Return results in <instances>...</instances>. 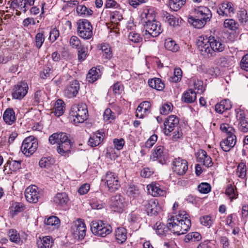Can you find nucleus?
I'll return each mask as SVG.
<instances>
[{
  "mask_svg": "<svg viewBox=\"0 0 248 248\" xmlns=\"http://www.w3.org/2000/svg\"><path fill=\"white\" fill-rule=\"evenodd\" d=\"M188 215L185 211L179 213L176 217L168 220V227L173 233L181 235L185 233L191 226Z\"/></svg>",
  "mask_w": 248,
  "mask_h": 248,
  "instance_id": "f257e3e1",
  "label": "nucleus"
},
{
  "mask_svg": "<svg viewBox=\"0 0 248 248\" xmlns=\"http://www.w3.org/2000/svg\"><path fill=\"white\" fill-rule=\"evenodd\" d=\"M48 140L51 144L57 143L59 145L57 151L61 155H66L70 153L73 144L66 133H54L49 137Z\"/></svg>",
  "mask_w": 248,
  "mask_h": 248,
  "instance_id": "f03ea898",
  "label": "nucleus"
},
{
  "mask_svg": "<svg viewBox=\"0 0 248 248\" xmlns=\"http://www.w3.org/2000/svg\"><path fill=\"white\" fill-rule=\"evenodd\" d=\"M164 126L166 135L170 136L172 133V140L177 141L182 137L183 133L179 125V119L175 115L168 117L164 122Z\"/></svg>",
  "mask_w": 248,
  "mask_h": 248,
  "instance_id": "7ed1b4c3",
  "label": "nucleus"
},
{
  "mask_svg": "<svg viewBox=\"0 0 248 248\" xmlns=\"http://www.w3.org/2000/svg\"><path fill=\"white\" fill-rule=\"evenodd\" d=\"M202 52L207 54H212V51L222 52L225 47V44L217 37L210 36L209 39L202 41L199 45Z\"/></svg>",
  "mask_w": 248,
  "mask_h": 248,
  "instance_id": "20e7f679",
  "label": "nucleus"
},
{
  "mask_svg": "<svg viewBox=\"0 0 248 248\" xmlns=\"http://www.w3.org/2000/svg\"><path fill=\"white\" fill-rule=\"evenodd\" d=\"M69 117L75 124L83 123L88 117L86 105L83 103L73 105L71 108Z\"/></svg>",
  "mask_w": 248,
  "mask_h": 248,
  "instance_id": "39448f33",
  "label": "nucleus"
},
{
  "mask_svg": "<svg viewBox=\"0 0 248 248\" xmlns=\"http://www.w3.org/2000/svg\"><path fill=\"white\" fill-rule=\"evenodd\" d=\"M91 230L94 235L105 237L112 232V228L108 223L102 220H98L92 221Z\"/></svg>",
  "mask_w": 248,
  "mask_h": 248,
  "instance_id": "423d86ee",
  "label": "nucleus"
},
{
  "mask_svg": "<svg viewBox=\"0 0 248 248\" xmlns=\"http://www.w3.org/2000/svg\"><path fill=\"white\" fill-rule=\"evenodd\" d=\"M78 35L84 39H89L93 36V27L87 19H79L77 22Z\"/></svg>",
  "mask_w": 248,
  "mask_h": 248,
  "instance_id": "0eeeda50",
  "label": "nucleus"
},
{
  "mask_svg": "<svg viewBox=\"0 0 248 248\" xmlns=\"http://www.w3.org/2000/svg\"><path fill=\"white\" fill-rule=\"evenodd\" d=\"M38 148V142L33 136L26 138L23 141L21 147L22 152L26 156L32 155Z\"/></svg>",
  "mask_w": 248,
  "mask_h": 248,
  "instance_id": "6e6552de",
  "label": "nucleus"
},
{
  "mask_svg": "<svg viewBox=\"0 0 248 248\" xmlns=\"http://www.w3.org/2000/svg\"><path fill=\"white\" fill-rule=\"evenodd\" d=\"M71 230L75 238L82 240L85 235L86 226L85 222L81 219H78L73 222Z\"/></svg>",
  "mask_w": 248,
  "mask_h": 248,
  "instance_id": "1a4fd4ad",
  "label": "nucleus"
},
{
  "mask_svg": "<svg viewBox=\"0 0 248 248\" xmlns=\"http://www.w3.org/2000/svg\"><path fill=\"white\" fill-rule=\"evenodd\" d=\"M108 190L110 192L116 191L120 186L119 178L117 174L112 172H107L104 179Z\"/></svg>",
  "mask_w": 248,
  "mask_h": 248,
  "instance_id": "9d476101",
  "label": "nucleus"
},
{
  "mask_svg": "<svg viewBox=\"0 0 248 248\" xmlns=\"http://www.w3.org/2000/svg\"><path fill=\"white\" fill-rule=\"evenodd\" d=\"M233 4L227 1H223L218 5L217 13L220 16L223 17H232L234 14Z\"/></svg>",
  "mask_w": 248,
  "mask_h": 248,
  "instance_id": "9b49d317",
  "label": "nucleus"
},
{
  "mask_svg": "<svg viewBox=\"0 0 248 248\" xmlns=\"http://www.w3.org/2000/svg\"><path fill=\"white\" fill-rule=\"evenodd\" d=\"M236 118L238 121V128L243 132L248 131V118L244 110L240 108L235 110Z\"/></svg>",
  "mask_w": 248,
  "mask_h": 248,
  "instance_id": "f8f14e48",
  "label": "nucleus"
},
{
  "mask_svg": "<svg viewBox=\"0 0 248 248\" xmlns=\"http://www.w3.org/2000/svg\"><path fill=\"white\" fill-rule=\"evenodd\" d=\"M28 89V85L25 81L18 82L13 89V97L16 99H22L27 94Z\"/></svg>",
  "mask_w": 248,
  "mask_h": 248,
  "instance_id": "ddd939ff",
  "label": "nucleus"
},
{
  "mask_svg": "<svg viewBox=\"0 0 248 248\" xmlns=\"http://www.w3.org/2000/svg\"><path fill=\"white\" fill-rule=\"evenodd\" d=\"M110 206L114 212L121 213L125 209L126 203L123 196L116 195L111 197Z\"/></svg>",
  "mask_w": 248,
  "mask_h": 248,
  "instance_id": "4468645a",
  "label": "nucleus"
},
{
  "mask_svg": "<svg viewBox=\"0 0 248 248\" xmlns=\"http://www.w3.org/2000/svg\"><path fill=\"white\" fill-rule=\"evenodd\" d=\"M143 205L148 215H156L161 210L160 205L157 200L155 199L144 201Z\"/></svg>",
  "mask_w": 248,
  "mask_h": 248,
  "instance_id": "2eb2a0df",
  "label": "nucleus"
},
{
  "mask_svg": "<svg viewBox=\"0 0 248 248\" xmlns=\"http://www.w3.org/2000/svg\"><path fill=\"white\" fill-rule=\"evenodd\" d=\"M172 169L177 175H184L188 170L187 161L182 158H175L172 163Z\"/></svg>",
  "mask_w": 248,
  "mask_h": 248,
  "instance_id": "dca6fc26",
  "label": "nucleus"
},
{
  "mask_svg": "<svg viewBox=\"0 0 248 248\" xmlns=\"http://www.w3.org/2000/svg\"><path fill=\"white\" fill-rule=\"evenodd\" d=\"M150 158L153 161L158 160L161 164L166 163L167 154L164 147L161 145L157 146L152 153Z\"/></svg>",
  "mask_w": 248,
  "mask_h": 248,
  "instance_id": "f3484780",
  "label": "nucleus"
},
{
  "mask_svg": "<svg viewBox=\"0 0 248 248\" xmlns=\"http://www.w3.org/2000/svg\"><path fill=\"white\" fill-rule=\"evenodd\" d=\"M145 32L153 37H156L162 32L161 24L159 22L155 20L152 22H147L144 25Z\"/></svg>",
  "mask_w": 248,
  "mask_h": 248,
  "instance_id": "a211bd4d",
  "label": "nucleus"
},
{
  "mask_svg": "<svg viewBox=\"0 0 248 248\" xmlns=\"http://www.w3.org/2000/svg\"><path fill=\"white\" fill-rule=\"evenodd\" d=\"M38 187L35 185L28 187L25 191V196L27 201L31 203H36L40 197Z\"/></svg>",
  "mask_w": 248,
  "mask_h": 248,
  "instance_id": "6ab92c4d",
  "label": "nucleus"
},
{
  "mask_svg": "<svg viewBox=\"0 0 248 248\" xmlns=\"http://www.w3.org/2000/svg\"><path fill=\"white\" fill-rule=\"evenodd\" d=\"M193 13L196 17L200 18L205 21H209L212 16L211 11L206 7H198L195 8Z\"/></svg>",
  "mask_w": 248,
  "mask_h": 248,
  "instance_id": "aec40b11",
  "label": "nucleus"
},
{
  "mask_svg": "<svg viewBox=\"0 0 248 248\" xmlns=\"http://www.w3.org/2000/svg\"><path fill=\"white\" fill-rule=\"evenodd\" d=\"M236 143V137L235 135L227 136L226 139L222 140L220 143L221 149L224 152H229L233 148Z\"/></svg>",
  "mask_w": 248,
  "mask_h": 248,
  "instance_id": "412c9836",
  "label": "nucleus"
},
{
  "mask_svg": "<svg viewBox=\"0 0 248 248\" xmlns=\"http://www.w3.org/2000/svg\"><path fill=\"white\" fill-rule=\"evenodd\" d=\"M148 192L154 197L165 196L166 191L160 187V186L155 183H152L147 186Z\"/></svg>",
  "mask_w": 248,
  "mask_h": 248,
  "instance_id": "4be33fe9",
  "label": "nucleus"
},
{
  "mask_svg": "<svg viewBox=\"0 0 248 248\" xmlns=\"http://www.w3.org/2000/svg\"><path fill=\"white\" fill-rule=\"evenodd\" d=\"M79 84L76 80H73L64 91V94L68 98L75 97L78 92Z\"/></svg>",
  "mask_w": 248,
  "mask_h": 248,
  "instance_id": "5701e85b",
  "label": "nucleus"
},
{
  "mask_svg": "<svg viewBox=\"0 0 248 248\" xmlns=\"http://www.w3.org/2000/svg\"><path fill=\"white\" fill-rule=\"evenodd\" d=\"M26 3V0H13L10 7L15 9V14L16 16H20L22 12L25 13L27 10Z\"/></svg>",
  "mask_w": 248,
  "mask_h": 248,
  "instance_id": "b1692460",
  "label": "nucleus"
},
{
  "mask_svg": "<svg viewBox=\"0 0 248 248\" xmlns=\"http://www.w3.org/2000/svg\"><path fill=\"white\" fill-rule=\"evenodd\" d=\"M197 162L203 164L205 167H210L212 166L213 163L212 159L207 153L203 150H199L197 154Z\"/></svg>",
  "mask_w": 248,
  "mask_h": 248,
  "instance_id": "393cba45",
  "label": "nucleus"
},
{
  "mask_svg": "<svg viewBox=\"0 0 248 248\" xmlns=\"http://www.w3.org/2000/svg\"><path fill=\"white\" fill-rule=\"evenodd\" d=\"M151 105L148 101L141 102L136 110V116L139 118H143L150 112Z\"/></svg>",
  "mask_w": 248,
  "mask_h": 248,
  "instance_id": "a878e982",
  "label": "nucleus"
},
{
  "mask_svg": "<svg viewBox=\"0 0 248 248\" xmlns=\"http://www.w3.org/2000/svg\"><path fill=\"white\" fill-rule=\"evenodd\" d=\"M69 197L65 192L58 193L53 198V202L57 206H63L66 205L68 201Z\"/></svg>",
  "mask_w": 248,
  "mask_h": 248,
  "instance_id": "bb28decb",
  "label": "nucleus"
},
{
  "mask_svg": "<svg viewBox=\"0 0 248 248\" xmlns=\"http://www.w3.org/2000/svg\"><path fill=\"white\" fill-rule=\"evenodd\" d=\"M115 237L119 244H123L127 239L126 230L123 227H118L115 231Z\"/></svg>",
  "mask_w": 248,
  "mask_h": 248,
  "instance_id": "cd10ccee",
  "label": "nucleus"
},
{
  "mask_svg": "<svg viewBox=\"0 0 248 248\" xmlns=\"http://www.w3.org/2000/svg\"><path fill=\"white\" fill-rule=\"evenodd\" d=\"M3 118L4 122L9 125L14 123L16 118L13 109L12 108H7L4 112Z\"/></svg>",
  "mask_w": 248,
  "mask_h": 248,
  "instance_id": "c85d7f7f",
  "label": "nucleus"
},
{
  "mask_svg": "<svg viewBox=\"0 0 248 248\" xmlns=\"http://www.w3.org/2000/svg\"><path fill=\"white\" fill-rule=\"evenodd\" d=\"M37 245L38 248H51L53 245V241L51 236H46L39 238Z\"/></svg>",
  "mask_w": 248,
  "mask_h": 248,
  "instance_id": "c756f323",
  "label": "nucleus"
},
{
  "mask_svg": "<svg viewBox=\"0 0 248 248\" xmlns=\"http://www.w3.org/2000/svg\"><path fill=\"white\" fill-rule=\"evenodd\" d=\"M232 108L229 100L225 99L221 101L215 106V110L217 112L221 114L225 110H229Z\"/></svg>",
  "mask_w": 248,
  "mask_h": 248,
  "instance_id": "7c9ffc66",
  "label": "nucleus"
},
{
  "mask_svg": "<svg viewBox=\"0 0 248 248\" xmlns=\"http://www.w3.org/2000/svg\"><path fill=\"white\" fill-rule=\"evenodd\" d=\"M103 133L98 131L93 135L89 140V143L92 147L98 145L103 140Z\"/></svg>",
  "mask_w": 248,
  "mask_h": 248,
  "instance_id": "2f4dec72",
  "label": "nucleus"
},
{
  "mask_svg": "<svg viewBox=\"0 0 248 248\" xmlns=\"http://www.w3.org/2000/svg\"><path fill=\"white\" fill-rule=\"evenodd\" d=\"M142 20L147 24V22H152L155 20V15L152 9H145L141 14Z\"/></svg>",
  "mask_w": 248,
  "mask_h": 248,
  "instance_id": "473e14b6",
  "label": "nucleus"
},
{
  "mask_svg": "<svg viewBox=\"0 0 248 248\" xmlns=\"http://www.w3.org/2000/svg\"><path fill=\"white\" fill-rule=\"evenodd\" d=\"M164 17L166 22L173 27L179 26L182 21V19H179L178 18H176L167 12L164 14Z\"/></svg>",
  "mask_w": 248,
  "mask_h": 248,
  "instance_id": "72a5a7b5",
  "label": "nucleus"
},
{
  "mask_svg": "<svg viewBox=\"0 0 248 248\" xmlns=\"http://www.w3.org/2000/svg\"><path fill=\"white\" fill-rule=\"evenodd\" d=\"M188 22L195 28L201 29L204 26L207 21L200 18L196 17L194 16H190L188 18Z\"/></svg>",
  "mask_w": 248,
  "mask_h": 248,
  "instance_id": "f704fd0d",
  "label": "nucleus"
},
{
  "mask_svg": "<svg viewBox=\"0 0 248 248\" xmlns=\"http://www.w3.org/2000/svg\"><path fill=\"white\" fill-rule=\"evenodd\" d=\"M77 14L83 17L91 16L93 14V11L83 4L78 5L77 7Z\"/></svg>",
  "mask_w": 248,
  "mask_h": 248,
  "instance_id": "c9c22d12",
  "label": "nucleus"
},
{
  "mask_svg": "<svg viewBox=\"0 0 248 248\" xmlns=\"http://www.w3.org/2000/svg\"><path fill=\"white\" fill-rule=\"evenodd\" d=\"M65 110V104L64 102L61 99L58 100L54 105V113L55 115L59 117L62 115Z\"/></svg>",
  "mask_w": 248,
  "mask_h": 248,
  "instance_id": "e433bc0d",
  "label": "nucleus"
},
{
  "mask_svg": "<svg viewBox=\"0 0 248 248\" xmlns=\"http://www.w3.org/2000/svg\"><path fill=\"white\" fill-rule=\"evenodd\" d=\"M148 84L150 87L158 91H162L164 88V84L159 78H154L149 80Z\"/></svg>",
  "mask_w": 248,
  "mask_h": 248,
  "instance_id": "4c0bfd02",
  "label": "nucleus"
},
{
  "mask_svg": "<svg viewBox=\"0 0 248 248\" xmlns=\"http://www.w3.org/2000/svg\"><path fill=\"white\" fill-rule=\"evenodd\" d=\"M154 228L155 230L156 234L160 236H165L168 231L169 230L168 227V223L166 226L163 223L157 222L155 225Z\"/></svg>",
  "mask_w": 248,
  "mask_h": 248,
  "instance_id": "58836bf2",
  "label": "nucleus"
},
{
  "mask_svg": "<svg viewBox=\"0 0 248 248\" xmlns=\"http://www.w3.org/2000/svg\"><path fill=\"white\" fill-rule=\"evenodd\" d=\"M9 166V170L13 171H16L21 168V161L8 160L4 165V170H7V167Z\"/></svg>",
  "mask_w": 248,
  "mask_h": 248,
  "instance_id": "ea45409f",
  "label": "nucleus"
},
{
  "mask_svg": "<svg viewBox=\"0 0 248 248\" xmlns=\"http://www.w3.org/2000/svg\"><path fill=\"white\" fill-rule=\"evenodd\" d=\"M224 28L232 31H236L238 29V23L233 19H226L223 23Z\"/></svg>",
  "mask_w": 248,
  "mask_h": 248,
  "instance_id": "a19ab883",
  "label": "nucleus"
},
{
  "mask_svg": "<svg viewBox=\"0 0 248 248\" xmlns=\"http://www.w3.org/2000/svg\"><path fill=\"white\" fill-rule=\"evenodd\" d=\"M164 46L166 49L172 52H176L179 49V46L174 40L168 38L165 40Z\"/></svg>",
  "mask_w": 248,
  "mask_h": 248,
  "instance_id": "79ce46f5",
  "label": "nucleus"
},
{
  "mask_svg": "<svg viewBox=\"0 0 248 248\" xmlns=\"http://www.w3.org/2000/svg\"><path fill=\"white\" fill-rule=\"evenodd\" d=\"M183 99L185 102L191 103L196 99V93L192 90H187L184 94Z\"/></svg>",
  "mask_w": 248,
  "mask_h": 248,
  "instance_id": "37998d69",
  "label": "nucleus"
},
{
  "mask_svg": "<svg viewBox=\"0 0 248 248\" xmlns=\"http://www.w3.org/2000/svg\"><path fill=\"white\" fill-rule=\"evenodd\" d=\"M100 75L97 71V68L93 67L87 75L86 79L90 83H93L99 78Z\"/></svg>",
  "mask_w": 248,
  "mask_h": 248,
  "instance_id": "c03bdc74",
  "label": "nucleus"
},
{
  "mask_svg": "<svg viewBox=\"0 0 248 248\" xmlns=\"http://www.w3.org/2000/svg\"><path fill=\"white\" fill-rule=\"evenodd\" d=\"M44 223L46 225L53 226L55 229L59 228L60 224V220L56 216H50L46 219H45Z\"/></svg>",
  "mask_w": 248,
  "mask_h": 248,
  "instance_id": "a18cd8bd",
  "label": "nucleus"
},
{
  "mask_svg": "<svg viewBox=\"0 0 248 248\" xmlns=\"http://www.w3.org/2000/svg\"><path fill=\"white\" fill-rule=\"evenodd\" d=\"M8 235L10 241L12 242L19 244L21 241L20 234L16 230H9L8 232Z\"/></svg>",
  "mask_w": 248,
  "mask_h": 248,
  "instance_id": "49530a36",
  "label": "nucleus"
},
{
  "mask_svg": "<svg viewBox=\"0 0 248 248\" xmlns=\"http://www.w3.org/2000/svg\"><path fill=\"white\" fill-rule=\"evenodd\" d=\"M202 239L201 234L198 232H192L187 233L185 237L184 241L188 243L190 241H199Z\"/></svg>",
  "mask_w": 248,
  "mask_h": 248,
  "instance_id": "de8ad7c7",
  "label": "nucleus"
},
{
  "mask_svg": "<svg viewBox=\"0 0 248 248\" xmlns=\"http://www.w3.org/2000/svg\"><path fill=\"white\" fill-rule=\"evenodd\" d=\"M237 176L241 179H245L247 176V166L245 163H240L236 170Z\"/></svg>",
  "mask_w": 248,
  "mask_h": 248,
  "instance_id": "09e8293b",
  "label": "nucleus"
},
{
  "mask_svg": "<svg viewBox=\"0 0 248 248\" xmlns=\"http://www.w3.org/2000/svg\"><path fill=\"white\" fill-rule=\"evenodd\" d=\"M185 3L186 0H170L169 4L172 10L177 11Z\"/></svg>",
  "mask_w": 248,
  "mask_h": 248,
  "instance_id": "8fccbe9b",
  "label": "nucleus"
},
{
  "mask_svg": "<svg viewBox=\"0 0 248 248\" xmlns=\"http://www.w3.org/2000/svg\"><path fill=\"white\" fill-rule=\"evenodd\" d=\"M100 49L103 52V57L107 60L110 59L112 56V52L108 44H102Z\"/></svg>",
  "mask_w": 248,
  "mask_h": 248,
  "instance_id": "3c124183",
  "label": "nucleus"
},
{
  "mask_svg": "<svg viewBox=\"0 0 248 248\" xmlns=\"http://www.w3.org/2000/svg\"><path fill=\"white\" fill-rule=\"evenodd\" d=\"M182 78V71L179 68H175L174 70L173 75L170 77V81L172 82H179Z\"/></svg>",
  "mask_w": 248,
  "mask_h": 248,
  "instance_id": "603ef678",
  "label": "nucleus"
},
{
  "mask_svg": "<svg viewBox=\"0 0 248 248\" xmlns=\"http://www.w3.org/2000/svg\"><path fill=\"white\" fill-rule=\"evenodd\" d=\"M54 160L50 157H43L39 161L40 167L48 169L53 164Z\"/></svg>",
  "mask_w": 248,
  "mask_h": 248,
  "instance_id": "864d4df0",
  "label": "nucleus"
},
{
  "mask_svg": "<svg viewBox=\"0 0 248 248\" xmlns=\"http://www.w3.org/2000/svg\"><path fill=\"white\" fill-rule=\"evenodd\" d=\"M220 129L222 132L226 133L228 136L235 135L234 128L228 124H222L220 126Z\"/></svg>",
  "mask_w": 248,
  "mask_h": 248,
  "instance_id": "5fc2aeb1",
  "label": "nucleus"
},
{
  "mask_svg": "<svg viewBox=\"0 0 248 248\" xmlns=\"http://www.w3.org/2000/svg\"><path fill=\"white\" fill-rule=\"evenodd\" d=\"M201 223L207 227H210L213 223V219L210 215H206L201 217L200 219Z\"/></svg>",
  "mask_w": 248,
  "mask_h": 248,
  "instance_id": "6e6d98bb",
  "label": "nucleus"
},
{
  "mask_svg": "<svg viewBox=\"0 0 248 248\" xmlns=\"http://www.w3.org/2000/svg\"><path fill=\"white\" fill-rule=\"evenodd\" d=\"M35 46L38 48L40 49L45 41V36L43 32L37 33L34 38Z\"/></svg>",
  "mask_w": 248,
  "mask_h": 248,
  "instance_id": "4d7b16f0",
  "label": "nucleus"
},
{
  "mask_svg": "<svg viewBox=\"0 0 248 248\" xmlns=\"http://www.w3.org/2000/svg\"><path fill=\"white\" fill-rule=\"evenodd\" d=\"M127 194L129 197L136 198L140 194L139 188L135 185L130 186L127 190Z\"/></svg>",
  "mask_w": 248,
  "mask_h": 248,
  "instance_id": "13d9d810",
  "label": "nucleus"
},
{
  "mask_svg": "<svg viewBox=\"0 0 248 248\" xmlns=\"http://www.w3.org/2000/svg\"><path fill=\"white\" fill-rule=\"evenodd\" d=\"M130 41L134 43H139L142 41V38L140 34L134 31L130 32L128 36Z\"/></svg>",
  "mask_w": 248,
  "mask_h": 248,
  "instance_id": "bf43d9fd",
  "label": "nucleus"
},
{
  "mask_svg": "<svg viewBox=\"0 0 248 248\" xmlns=\"http://www.w3.org/2000/svg\"><path fill=\"white\" fill-rule=\"evenodd\" d=\"M225 194L231 200L237 198L238 195L235 192L234 188L232 185L228 186L225 190Z\"/></svg>",
  "mask_w": 248,
  "mask_h": 248,
  "instance_id": "052dcab7",
  "label": "nucleus"
},
{
  "mask_svg": "<svg viewBox=\"0 0 248 248\" xmlns=\"http://www.w3.org/2000/svg\"><path fill=\"white\" fill-rule=\"evenodd\" d=\"M239 21L242 24H245L248 21L247 12L245 9H241L237 13Z\"/></svg>",
  "mask_w": 248,
  "mask_h": 248,
  "instance_id": "680f3d73",
  "label": "nucleus"
},
{
  "mask_svg": "<svg viewBox=\"0 0 248 248\" xmlns=\"http://www.w3.org/2000/svg\"><path fill=\"white\" fill-rule=\"evenodd\" d=\"M70 45L73 48L78 49L82 46L79 39L76 36H72L69 40Z\"/></svg>",
  "mask_w": 248,
  "mask_h": 248,
  "instance_id": "e2e57ef3",
  "label": "nucleus"
},
{
  "mask_svg": "<svg viewBox=\"0 0 248 248\" xmlns=\"http://www.w3.org/2000/svg\"><path fill=\"white\" fill-rule=\"evenodd\" d=\"M122 14L118 11L113 12L110 15V20L112 23L118 24L123 19Z\"/></svg>",
  "mask_w": 248,
  "mask_h": 248,
  "instance_id": "0e129e2a",
  "label": "nucleus"
},
{
  "mask_svg": "<svg viewBox=\"0 0 248 248\" xmlns=\"http://www.w3.org/2000/svg\"><path fill=\"white\" fill-rule=\"evenodd\" d=\"M104 120L106 122H110L111 121L115 119L114 113L112 112L110 108H107L105 109L104 115Z\"/></svg>",
  "mask_w": 248,
  "mask_h": 248,
  "instance_id": "69168bd1",
  "label": "nucleus"
},
{
  "mask_svg": "<svg viewBox=\"0 0 248 248\" xmlns=\"http://www.w3.org/2000/svg\"><path fill=\"white\" fill-rule=\"evenodd\" d=\"M78 60L81 61H84L87 56V48L82 46L78 48Z\"/></svg>",
  "mask_w": 248,
  "mask_h": 248,
  "instance_id": "338daca9",
  "label": "nucleus"
},
{
  "mask_svg": "<svg viewBox=\"0 0 248 248\" xmlns=\"http://www.w3.org/2000/svg\"><path fill=\"white\" fill-rule=\"evenodd\" d=\"M198 188L201 193L206 194L210 191L211 186L207 183H202L198 186Z\"/></svg>",
  "mask_w": 248,
  "mask_h": 248,
  "instance_id": "774afa93",
  "label": "nucleus"
}]
</instances>
